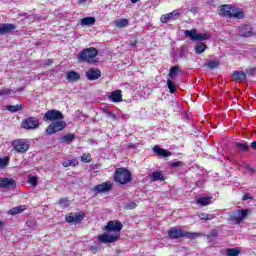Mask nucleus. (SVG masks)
<instances>
[{
	"instance_id": "1",
	"label": "nucleus",
	"mask_w": 256,
	"mask_h": 256,
	"mask_svg": "<svg viewBox=\"0 0 256 256\" xmlns=\"http://www.w3.org/2000/svg\"><path fill=\"white\" fill-rule=\"evenodd\" d=\"M168 237H170V239H179L181 237H187V239H197V237H201V234L195 232H187L179 227H174L168 231Z\"/></svg>"
},
{
	"instance_id": "2",
	"label": "nucleus",
	"mask_w": 256,
	"mask_h": 256,
	"mask_svg": "<svg viewBox=\"0 0 256 256\" xmlns=\"http://www.w3.org/2000/svg\"><path fill=\"white\" fill-rule=\"evenodd\" d=\"M97 55H99V52L95 48H86L80 52L78 61L79 63H95Z\"/></svg>"
},
{
	"instance_id": "3",
	"label": "nucleus",
	"mask_w": 256,
	"mask_h": 256,
	"mask_svg": "<svg viewBox=\"0 0 256 256\" xmlns=\"http://www.w3.org/2000/svg\"><path fill=\"white\" fill-rule=\"evenodd\" d=\"M131 171L125 168H118L115 171L114 181L120 185H126V183H131Z\"/></svg>"
},
{
	"instance_id": "4",
	"label": "nucleus",
	"mask_w": 256,
	"mask_h": 256,
	"mask_svg": "<svg viewBox=\"0 0 256 256\" xmlns=\"http://www.w3.org/2000/svg\"><path fill=\"white\" fill-rule=\"evenodd\" d=\"M247 217H249L248 209L237 210L231 214L230 221H233L235 225H241Z\"/></svg>"
},
{
	"instance_id": "5",
	"label": "nucleus",
	"mask_w": 256,
	"mask_h": 256,
	"mask_svg": "<svg viewBox=\"0 0 256 256\" xmlns=\"http://www.w3.org/2000/svg\"><path fill=\"white\" fill-rule=\"evenodd\" d=\"M185 37H190L191 41H207L211 39V34L201 33L198 34L196 29L186 30L184 32Z\"/></svg>"
},
{
	"instance_id": "6",
	"label": "nucleus",
	"mask_w": 256,
	"mask_h": 256,
	"mask_svg": "<svg viewBox=\"0 0 256 256\" xmlns=\"http://www.w3.org/2000/svg\"><path fill=\"white\" fill-rule=\"evenodd\" d=\"M67 127V123L63 120H54L46 129L47 135H53L55 133H59V131H63Z\"/></svg>"
},
{
	"instance_id": "7",
	"label": "nucleus",
	"mask_w": 256,
	"mask_h": 256,
	"mask_svg": "<svg viewBox=\"0 0 256 256\" xmlns=\"http://www.w3.org/2000/svg\"><path fill=\"white\" fill-rule=\"evenodd\" d=\"M64 118L65 116L63 115V113L56 109L47 111L43 117L44 121H61Z\"/></svg>"
},
{
	"instance_id": "8",
	"label": "nucleus",
	"mask_w": 256,
	"mask_h": 256,
	"mask_svg": "<svg viewBox=\"0 0 256 256\" xmlns=\"http://www.w3.org/2000/svg\"><path fill=\"white\" fill-rule=\"evenodd\" d=\"M12 146L14 151H16L17 153H26V151H29V142L27 140H14Z\"/></svg>"
},
{
	"instance_id": "9",
	"label": "nucleus",
	"mask_w": 256,
	"mask_h": 256,
	"mask_svg": "<svg viewBox=\"0 0 256 256\" xmlns=\"http://www.w3.org/2000/svg\"><path fill=\"white\" fill-rule=\"evenodd\" d=\"M111 189H113V183H111V181H107L96 185L94 188H92V192L96 195H100L101 193H109Z\"/></svg>"
},
{
	"instance_id": "10",
	"label": "nucleus",
	"mask_w": 256,
	"mask_h": 256,
	"mask_svg": "<svg viewBox=\"0 0 256 256\" xmlns=\"http://www.w3.org/2000/svg\"><path fill=\"white\" fill-rule=\"evenodd\" d=\"M119 234H101L98 236V241L100 243H115V241H119Z\"/></svg>"
},
{
	"instance_id": "11",
	"label": "nucleus",
	"mask_w": 256,
	"mask_h": 256,
	"mask_svg": "<svg viewBox=\"0 0 256 256\" xmlns=\"http://www.w3.org/2000/svg\"><path fill=\"white\" fill-rule=\"evenodd\" d=\"M23 129H37L39 127V120L35 117H28L22 122Z\"/></svg>"
},
{
	"instance_id": "12",
	"label": "nucleus",
	"mask_w": 256,
	"mask_h": 256,
	"mask_svg": "<svg viewBox=\"0 0 256 256\" xmlns=\"http://www.w3.org/2000/svg\"><path fill=\"white\" fill-rule=\"evenodd\" d=\"M123 229V224L120 221H109L106 226V231H114L115 235H119V232Z\"/></svg>"
},
{
	"instance_id": "13",
	"label": "nucleus",
	"mask_w": 256,
	"mask_h": 256,
	"mask_svg": "<svg viewBox=\"0 0 256 256\" xmlns=\"http://www.w3.org/2000/svg\"><path fill=\"white\" fill-rule=\"evenodd\" d=\"M86 77L89 81H97L101 77V70L97 68H90L86 71Z\"/></svg>"
},
{
	"instance_id": "14",
	"label": "nucleus",
	"mask_w": 256,
	"mask_h": 256,
	"mask_svg": "<svg viewBox=\"0 0 256 256\" xmlns=\"http://www.w3.org/2000/svg\"><path fill=\"white\" fill-rule=\"evenodd\" d=\"M108 99L112 103H121V101H123V94L121 90H115L109 93Z\"/></svg>"
},
{
	"instance_id": "15",
	"label": "nucleus",
	"mask_w": 256,
	"mask_h": 256,
	"mask_svg": "<svg viewBox=\"0 0 256 256\" xmlns=\"http://www.w3.org/2000/svg\"><path fill=\"white\" fill-rule=\"evenodd\" d=\"M17 29V26L14 24H0V35H7V33H11Z\"/></svg>"
},
{
	"instance_id": "16",
	"label": "nucleus",
	"mask_w": 256,
	"mask_h": 256,
	"mask_svg": "<svg viewBox=\"0 0 256 256\" xmlns=\"http://www.w3.org/2000/svg\"><path fill=\"white\" fill-rule=\"evenodd\" d=\"M9 187H15V179L0 178V188L1 189H9Z\"/></svg>"
},
{
	"instance_id": "17",
	"label": "nucleus",
	"mask_w": 256,
	"mask_h": 256,
	"mask_svg": "<svg viewBox=\"0 0 256 256\" xmlns=\"http://www.w3.org/2000/svg\"><path fill=\"white\" fill-rule=\"evenodd\" d=\"M232 8H233V5L224 4L219 7L218 13L221 16L230 18Z\"/></svg>"
},
{
	"instance_id": "18",
	"label": "nucleus",
	"mask_w": 256,
	"mask_h": 256,
	"mask_svg": "<svg viewBox=\"0 0 256 256\" xmlns=\"http://www.w3.org/2000/svg\"><path fill=\"white\" fill-rule=\"evenodd\" d=\"M239 34L241 37H251L253 35V30L251 26L244 25L239 28Z\"/></svg>"
},
{
	"instance_id": "19",
	"label": "nucleus",
	"mask_w": 256,
	"mask_h": 256,
	"mask_svg": "<svg viewBox=\"0 0 256 256\" xmlns=\"http://www.w3.org/2000/svg\"><path fill=\"white\" fill-rule=\"evenodd\" d=\"M233 17L235 19H243V17H245V14L241 11L240 8L232 6L231 15L229 19H232Z\"/></svg>"
},
{
	"instance_id": "20",
	"label": "nucleus",
	"mask_w": 256,
	"mask_h": 256,
	"mask_svg": "<svg viewBox=\"0 0 256 256\" xmlns=\"http://www.w3.org/2000/svg\"><path fill=\"white\" fill-rule=\"evenodd\" d=\"M153 151L160 157H171V152L159 147L158 145L154 146Z\"/></svg>"
},
{
	"instance_id": "21",
	"label": "nucleus",
	"mask_w": 256,
	"mask_h": 256,
	"mask_svg": "<svg viewBox=\"0 0 256 256\" xmlns=\"http://www.w3.org/2000/svg\"><path fill=\"white\" fill-rule=\"evenodd\" d=\"M233 81L239 82V81H245L247 79V74L241 71H235L232 74Z\"/></svg>"
},
{
	"instance_id": "22",
	"label": "nucleus",
	"mask_w": 256,
	"mask_h": 256,
	"mask_svg": "<svg viewBox=\"0 0 256 256\" xmlns=\"http://www.w3.org/2000/svg\"><path fill=\"white\" fill-rule=\"evenodd\" d=\"M66 79L70 82L79 81V79H81V75H79V73H77L76 71H69L67 72Z\"/></svg>"
},
{
	"instance_id": "23",
	"label": "nucleus",
	"mask_w": 256,
	"mask_h": 256,
	"mask_svg": "<svg viewBox=\"0 0 256 256\" xmlns=\"http://www.w3.org/2000/svg\"><path fill=\"white\" fill-rule=\"evenodd\" d=\"M82 27H91V25H95V17H86L83 18L80 22Z\"/></svg>"
},
{
	"instance_id": "24",
	"label": "nucleus",
	"mask_w": 256,
	"mask_h": 256,
	"mask_svg": "<svg viewBox=\"0 0 256 256\" xmlns=\"http://www.w3.org/2000/svg\"><path fill=\"white\" fill-rule=\"evenodd\" d=\"M150 179L151 181H165L166 178L165 175H163L161 172L154 171L151 173Z\"/></svg>"
},
{
	"instance_id": "25",
	"label": "nucleus",
	"mask_w": 256,
	"mask_h": 256,
	"mask_svg": "<svg viewBox=\"0 0 256 256\" xmlns=\"http://www.w3.org/2000/svg\"><path fill=\"white\" fill-rule=\"evenodd\" d=\"M23 109V104H16V105H7L6 111H9L10 113H17L18 111H21Z\"/></svg>"
},
{
	"instance_id": "26",
	"label": "nucleus",
	"mask_w": 256,
	"mask_h": 256,
	"mask_svg": "<svg viewBox=\"0 0 256 256\" xmlns=\"http://www.w3.org/2000/svg\"><path fill=\"white\" fill-rule=\"evenodd\" d=\"M22 211H25V206H16L14 208H11L8 213L9 215H19Z\"/></svg>"
},
{
	"instance_id": "27",
	"label": "nucleus",
	"mask_w": 256,
	"mask_h": 256,
	"mask_svg": "<svg viewBox=\"0 0 256 256\" xmlns=\"http://www.w3.org/2000/svg\"><path fill=\"white\" fill-rule=\"evenodd\" d=\"M114 23L116 27H119V29H123L127 27V25H129V20L124 18V19L116 20Z\"/></svg>"
},
{
	"instance_id": "28",
	"label": "nucleus",
	"mask_w": 256,
	"mask_h": 256,
	"mask_svg": "<svg viewBox=\"0 0 256 256\" xmlns=\"http://www.w3.org/2000/svg\"><path fill=\"white\" fill-rule=\"evenodd\" d=\"M207 49V45H205L204 43H197L196 47H195V51L198 55H201V53H205V50Z\"/></svg>"
},
{
	"instance_id": "29",
	"label": "nucleus",
	"mask_w": 256,
	"mask_h": 256,
	"mask_svg": "<svg viewBox=\"0 0 256 256\" xmlns=\"http://www.w3.org/2000/svg\"><path fill=\"white\" fill-rule=\"evenodd\" d=\"M196 203L198 205H202L203 207H205V206H207V205H209L211 203V198H209V197L198 198L196 200Z\"/></svg>"
},
{
	"instance_id": "30",
	"label": "nucleus",
	"mask_w": 256,
	"mask_h": 256,
	"mask_svg": "<svg viewBox=\"0 0 256 256\" xmlns=\"http://www.w3.org/2000/svg\"><path fill=\"white\" fill-rule=\"evenodd\" d=\"M199 218L203 221H213L215 219V215L213 214H207V213H200Z\"/></svg>"
},
{
	"instance_id": "31",
	"label": "nucleus",
	"mask_w": 256,
	"mask_h": 256,
	"mask_svg": "<svg viewBox=\"0 0 256 256\" xmlns=\"http://www.w3.org/2000/svg\"><path fill=\"white\" fill-rule=\"evenodd\" d=\"M177 75H179V67L173 66L172 68H170V71H169L170 79H175Z\"/></svg>"
},
{
	"instance_id": "32",
	"label": "nucleus",
	"mask_w": 256,
	"mask_h": 256,
	"mask_svg": "<svg viewBox=\"0 0 256 256\" xmlns=\"http://www.w3.org/2000/svg\"><path fill=\"white\" fill-rule=\"evenodd\" d=\"M167 85H168L169 92L172 95L175 94L177 91V86L175 85V83L172 80H167Z\"/></svg>"
},
{
	"instance_id": "33",
	"label": "nucleus",
	"mask_w": 256,
	"mask_h": 256,
	"mask_svg": "<svg viewBox=\"0 0 256 256\" xmlns=\"http://www.w3.org/2000/svg\"><path fill=\"white\" fill-rule=\"evenodd\" d=\"M75 139V134H67L61 137V141L64 143H71Z\"/></svg>"
},
{
	"instance_id": "34",
	"label": "nucleus",
	"mask_w": 256,
	"mask_h": 256,
	"mask_svg": "<svg viewBox=\"0 0 256 256\" xmlns=\"http://www.w3.org/2000/svg\"><path fill=\"white\" fill-rule=\"evenodd\" d=\"M241 251L237 248H230L226 250L227 256H238Z\"/></svg>"
},
{
	"instance_id": "35",
	"label": "nucleus",
	"mask_w": 256,
	"mask_h": 256,
	"mask_svg": "<svg viewBox=\"0 0 256 256\" xmlns=\"http://www.w3.org/2000/svg\"><path fill=\"white\" fill-rule=\"evenodd\" d=\"M9 165V157L0 158V169H5Z\"/></svg>"
},
{
	"instance_id": "36",
	"label": "nucleus",
	"mask_w": 256,
	"mask_h": 256,
	"mask_svg": "<svg viewBox=\"0 0 256 256\" xmlns=\"http://www.w3.org/2000/svg\"><path fill=\"white\" fill-rule=\"evenodd\" d=\"M218 233L217 230H212L209 235L207 236L208 241L211 243L213 241V239H217L218 237Z\"/></svg>"
},
{
	"instance_id": "37",
	"label": "nucleus",
	"mask_w": 256,
	"mask_h": 256,
	"mask_svg": "<svg viewBox=\"0 0 256 256\" xmlns=\"http://www.w3.org/2000/svg\"><path fill=\"white\" fill-rule=\"evenodd\" d=\"M15 93L13 90L7 89H0V97H5V95H13Z\"/></svg>"
},
{
	"instance_id": "38",
	"label": "nucleus",
	"mask_w": 256,
	"mask_h": 256,
	"mask_svg": "<svg viewBox=\"0 0 256 256\" xmlns=\"http://www.w3.org/2000/svg\"><path fill=\"white\" fill-rule=\"evenodd\" d=\"M205 66L208 67V69H217V67H219V62L210 61L207 64H205Z\"/></svg>"
},
{
	"instance_id": "39",
	"label": "nucleus",
	"mask_w": 256,
	"mask_h": 256,
	"mask_svg": "<svg viewBox=\"0 0 256 256\" xmlns=\"http://www.w3.org/2000/svg\"><path fill=\"white\" fill-rule=\"evenodd\" d=\"M236 147H238L239 151H249V146L245 143H237Z\"/></svg>"
},
{
	"instance_id": "40",
	"label": "nucleus",
	"mask_w": 256,
	"mask_h": 256,
	"mask_svg": "<svg viewBox=\"0 0 256 256\" xmlns=\"http://www.w3.org/2000/svg\"><path fill=\"white\" fill-rule=\"evenodd\" d=\"M82 163H91V155L90 154H83L81 157Z\"/></svg>"
},
{
	"instance_id": "41",
	"label": "nucleus",
	"mask_w": 256,
	"mask_h": 256,
	"mask_svg": "<svg viewBox=\"0 0 256 256\" xmlns=\"http://www.w3.org/2000/svg\"><path fill=\"white\" fill-rule=\"evenodd\" d=\"M26 227H29V229H35V227H37V221H35V220H28L26 222Z\"/></svg>"
},
{
	"instance_id": "42",
	"label": "nucleus",
	"mask_w": 256,
	"mask_h": 256,
	"mask_svg": "<svg viewBox=\"0 0 256 256\" xmlns=\"http://www.w3.org/2000/svg\"><path fill=\"white\" fill-rule=\"evenodd\" d=\"M28 181L32 187H36L38 179L36 176H29Z\"/></svg>"
},
{
	"instance_id": "43",
	"label": "nucleus",
	"mask_w": 256,
	"mask_h": 256,
	"mask_svg": "<svg viewBox=\"0 0 256 256\" xmlns=\"http://www.w3.org/2000/svg\"><path fill=\"white\" fill-rule=\"evenodd\" d=\"M171 15H172V14H170V13H168V14H166V15H162V16H161V22H162V23H167V21H169V19H173V18L171 17Z\"/></svg>"
},
{
	"instance_id": "44",
	"label": "nucleus",
	"mask_w": 256,
	"mask_h": 256,
	"mask_svg": "<svg viewBox=\"0 0 256 256\" xmlns=\"http://www.w3.org/2000/svg\"><path fill=\"white\" fill-rule=\"evenodd\" d=\"M244 169H246L249 175H253V173H255V169H253V167H250L248 164L244 165Z\"/></svg>"
},
{
	"instance_id": "45",
	"label": "nucleus",
	"mask_w": 256,
	"mask_h": 256,
	"mask_svg": "<svg viewBox=\"0 0 256 256\" xmlns=\"http://www.w3.org/2000/svg\"><path fill=\"white\" fill-rule=\"evenodd\" d=\"M74 223H79V221H82L83 215L81 213L74 214Z\"/></svg>"
},
{
	"instance_id": "46",
	"label": "nucleus",
	"mask_w": 256,
	"mask_h": 256,
	"mask_svg": "<svg viewBox=\"0 0 256 256\" xmlns=\"http://www.w3.org/2000/svg\"><path fill=\"white\" fill-rule=\"evenodd\" d=\"M59 205L62 206V207H69L70 202H69L68 199H61L60 202H59Z\"/></svg>"
},
{
	"instance_id": "47",
	"label": "nucleus",
	"mask_w": 256,
	"mask_h": 256,
	"mask_svg": "<svg viewBox=\"0 0 256 256\" xmlns=\"http://www.w3.org/2000/svg\"><path fill=\"white\" fill-rule=\"evenodd\" d=\"M170 15L172 17V19H177V17H179L181 15V13L179 12V10H174L173 12H170Z\"/></svg>"
},
{
	"instance_id": "48",
	"label": "nucleus",
	"mask_w": 256,
	"mask_h": 256,
	"mask_svg": "<svg viewBox=\"0 0 256 256\" xmlns=\"http://www.w3.org/2000/svg\"><path fill=\"white\" fill-rule=\"evenodd\" d=\"M137 207V204L135 202H129L125 205V209H135Z\"/></svg>"
},
{
	"instance_id": "49",
	"label": "nucleus",
	"mask_w": 256,
	"mask_h": 256,
	"mask_svg": "<svg viewBox=\"0 0 256 256\" xmlns=\"http://www.w3.org/2000/svg\"><path fill=\"white\" fill-rule=\"evenodd\" d=\"M65 220L67 221V223H75L73 214L67 215L65 217Z\"/></svg>"
},
{
	"instance_id": "50",
	"label": "nucleus",
	"mask_w": 256,
	"mask_h": 256,
	"mask_svg": "<svg viewBox=\"0 0 256 256\" xmlns=\"http://www.w3.org/2000/svg\"><path fill=\"white\" fill-rule=\"evenodd\" d=\"M248 199H253V197L251 196V194L246 193L243 195V201H248Z\"/></svg>"
},
{
	"instance_id": "51",
	"label": "nucleus",
	"mask_w": 256,
	"mask_h": 256,
	"mask_svg": "<svg viewBox=\"0 0 256 256\" xmlns=\"http://www.w3.org/2000/svg\"><path fill=\"white\" fill-rule=\"evenodd\" d=\"M63 167H71V160H65L63 163H62Z\"/></svg>"
},
{
	"instance_id": "52",
	"label": "nucleus",
	"mask_w": 256,
	"mask_h": 256,
	"mask_svg": "<svg viewBox=\"0 0 256 256\" xmlns=\"http://www.w3.org/2000/svg\"><path fill=\"white\" fill-rule=\"evenodd\" d=\"M79 165V162L77 160H70V167H77Z\"/></svg>"
},
{
	"instance_id": "53",
	"label": "nucleus",
	"mask_w": 256,
	"mask_h": 256,
	"mask_svg": "<svg viewBox=\"0 0 256 256\" xmlns=\"http://www.w3.org/2000/svg\"><path fill=\"white\" fill-rule=\"evenodd\" d=\"M181 165H182L181 161L173 162V163L171 164L172 167H181Z\"/></svg>"
},
{
	"instance_id": "54",
	"label": "nucleus",
	"mask_w": 256,
	"mask_h": 256,
	"mask_svg": "<svg viewBox=\"0 0 256 256\" xmlns=\"http://www.w3.org/2000/svg\"><path fill=\"white\" fill-rule=\"evenodd\" d=\"M127 147H128V149H136L137 144L129 143V144L127 145Z\"/></svg>"
},
{
	"instance_id": "55",
	"label": "nucleus",
	"mask_w": 256,
	"mask_h": 256,
	"mask_svg": "<svg viewBox=\"0 0 256 256\" xmlns=\"http://www.w3.org/2000/svg\"><path fill=\"white\" fill-rule=\"evenodd\" d=\"M106 115H107V117H112L113 119H115V115L111 111H107Z\"/></svg>"
},
{
	"instance_id": "56",
	"label": "nucleus",
	"mask_w": 256,
	"mask_h": 256,
	"mask_svg": "<svg viewBox=\"0 0 256 256\" xmlns=\"http://www.w3.org/2000/svg\"><path fill=\"white\" fill-rule=\"evenodd\" d=\"M45 65H53V60L52 59L46 60Z\"/></svg>"
},
{
	"instance_id": "57",
	"label": "nucleus",
	"mask_w": 256,
	"mask_h": 256,
	"mask_svg": "<svg viewBox=\"0 0 256 256\" xmlns=\"http://www.w3.org/2000/svg\"><path fill=\"white\" fill-rule=\"evenodd\" d=\"M250 147H252V149H255L256 150V141L252 142L250 144Z\"/></svg>"
},
{
	"instance_id": "58",
	"label": "nucleus",
	"mask_w": 256,
	"mask_h": 256,
	"mask_svg": "<svg viewBox=\"0 0 256 256\" xmlns=\"http://www.w3.org/2000/svg\"><path fill=\"white\" fill-rule=\"evenodd\" d=\"M130 47H135L137 45V42L136 41H133V42H130Z\"/></svg>"
},
{
	"instance_id": "59",
	"label": "nucleus",
	"mask_w": 256,
	"mask_h": 256,
	"mask_svg": "<svg viewBox=\"0 0 256 256\" xmlns=\"http://www.w3.org/2000/svg\"><path fill=\"white\" fill-rule=\"evenodd\" d=\"M78 3L79 5H83V3H87V0H79Z\"/></svg>"
},
{
	"instance_id": "60",
	"label": "nucleus",
	"mask_w": 256,
	"mask_h": 256,
	"mask_svg": "<svg viewBox=\"0 0 256 256\" xmlns=\"http://www.w3.org/2000/svg\"><path fill=\"white\" fill-rule=\"evenodd\" d=\"M131 1V3H137V1H139V0H130Z\"/></svg>"
},
{
	"instance_id": "61",
	"label": "nucleus",
	"mask_w": 256,
	"mask_h": 256,
	"mask_svg": "<svg viewBox=\"0 0 256 256\" xmlns=\"http://www.w3.org/2000/svg\"><path fill=\"white\" fill-rule=\"evenodd\" d=\"M3 227V222H0V228Z\"/></svg>"
}]
</instances>
